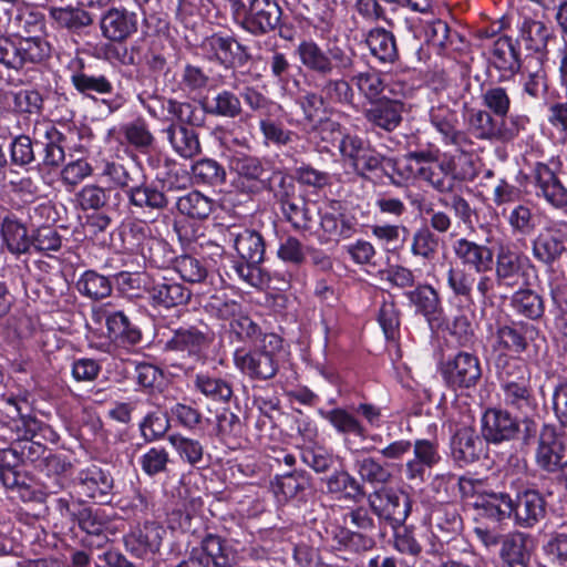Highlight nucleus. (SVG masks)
Instances as JSON below:
<instances>
[{
	"instance_id": "obj_1",
	"label": "nucleus",
	"mask_w": 567,
	"mask_h": 567,
	"mask_svg": "<svg viewBox=\"0 0 567 567\" xmlns=\"http://www.w3.org/2000/svg\"><path fill=\"white\" fill-rule=\"evenodd\" d=\"M301 64L321 79L317 84L327 105H350L354 99L351 84L343 78H332L334 72L346 74L354 66L352 50L332 44L323 50L312 40H303L296 50Z\"/></svg>"
},
{
	"instance_id": "obj_2",
	"label": "nucleus",
	"mask_w": 567,
	"mask_h": 567,
	"mask_svg": "<svg viewBox=\"0 0 567 567\" xmlns=\"http://www.w3.org/2000/svg\"><path fill=\"white\" fill-rule=\"evenodd\" d=\"M66 137L52 124H48L41 138L29 135L16 136L10 145V159L13 165L24 167L37 162L39 168L60 167L65 159Z\"/></svg>"
},
{
	"instance_id": "obj_3",
	"label": "nucleus",
	"mask_w": 567,
	"mask_h": 567,
	"mask_svg": "<svg viewBox=\"0 0 567 567\" xmlns=\"http://www.w3.org/2000/svg\"><path fill=\"white\" fill-rule=\"evenodd\" d=\"M282 358V339L276 333H266L251 349H238L234 354L236 367L249 379L257 381L274 379Z\"/></svg>"
},
{
	"instance_id": "obj_4",
	"label": "nucleus",
	"mask_w": 567,
	"mask_h": 567,
	"mask_svg": "<svg viewBox=\"0 0 567 567\" xmlns=\"http://www.w3.org/2000/svg\"><path fill=\"white\" fill-rule=\"evenodd\" d=\"M235 23L254 37L275 32L282 19L277 0H231Z\"/></svg>"
},
{
	"instance_id": "obj_5",
	"label": "nucleus",
	"mask_w": 567,
	"mask_h": 567,
	"mask_svg": "<svg viewBox=\"0 0 567 567\" xmlns=\"http://www.w3.org/2000/svg\"><path fill=\"white\" fill-rule=\"evenodd\" d=\"M241 100L251 112H261L270 104V101L254 86H245L239 94L224 89L210 97H204L200 103L208 115L235 120L241 118L245 114Z\"/></svg>"
},
{
	"instance_id": "obj_6",
	"label": "nucleus",
	"mask_w": 567,
	"mask_h": 567,
	"mask_svg": "<svg viewBox=\"0 0 567 567\" xmlns=\"http://www.w3.org/2000/svg\"><path fill=\"white\" fill-rule=\"evenodd\" d=\"M9 414L16 423L18 439L12 443L23 464L33 463L35 467L42 464L48 453H51L45 445L35 441L41 423L32 416L21 415L20 408L13 398L8 400Z\"/></svg>"
},
{
	"instance_id": "obj_7",
	"label": "nucleus",
	"mask_w": 567,
	"mask_h": 567,
	"mask_svg": "<svg viewBox=\"0 0 567 567\" xmlns=\"http://www.w3.org/2000/svg\"><path fill=\"white\" fill-rule=\"evenodd\" d=\"M367 501L379 523H388L392 528L402 525L412 509L410 495L391 487H381L370 493Z\"/></svg>"
},
{
	"instance_id": "obj_8",
	"label": "nucleus",
	"mask_w": 567,
	"mask_h": 567,
	"mask_svg": "<svg viewBox=\"0 0 567 567\" xmlns=\"http://www.w3.org/2000/svg\"><path fill=\"white\" fill-rule=\"evenodd\" d=\"M229 168L236 173L240 184L247 192L261 193L269 187V182L278 168L268 161L243 152H234L229 156Z\"/></svg>"
},
{
	"instance_id": "obj_9",
	"label": "nucleus",
	"mask_w": 567,
	"mask_h": 567,
	"mask_svg": "<svg viewBox=\"0 0 567 567\" xmlns=\"http://www.w3.org/2000/svg\"><path fill=\"white\" fill-rule=\"evenodd\" d=\"M480 359L470 352L460 351L441 365V375L453 391L475 388L482 379Z\"/></svg>"
},
{
	"instance_id": "obj_10",
	"label": "nucleus",
	"mask_w": 567,
	"mask_h": 567,
	"mask_svg": "<svg viewBox=\"0 0 567 567\" xmlns=\"http://www.w3.org/2000/svg\"><path fill=\"white\" fill-rule=\"evenodd\" d=\"M73 487L81 501L110 504L113 498L114 480L107 470L92 464L79 472L73 481Z\"/></svg>"
},
{
	"instance_id": "obj_11",
	"label": "nucleus",
	"mask_w": 567,
	"mask_h": 567,
	"mask_svg": "<svg viewBox=\"0 0 567 567\" xmlns=\"http://www.w3.org/2000/svg\"><path fill=\"white\" fill-rule=\"evenodd\" d=\"M525 257L512 247L502 245L494 254L495 282L501 297L506 298L525 277Z\"/></svg>"
},
{
	"instance_id": "obj_12",
	"label": "nucleus",
	"mask_w": 567,
	"mask_h": 567,
	"mask_svg": "<svg viewBox=\"0 0 567 567\" xmlns=\"http://www.w3.org/2000/svg\"><path fill=\"white\" fill-rule=\"evenodd\" d=\"M358 218L339 200L329 203L320 214V229L326 241L346 240L358 233Z\"/></svg>"
},
{
	"instance_id": "obj_13",
	"label": "nucleus",
	"mask_w": 567,
	"mask_h": 567,
	"mask_svg": "<svg viewBox=\"0 0 567 567\" xmlns=\"http://www.w3.org/2000/svg\"><path fill=\"white\" fill-rule=\"evenodd\" d=\"M534 258L551 267L567 252V223H553L544 227L533 240Z\"/></svg>"
},
{
	"instance_id": "obj_14",
	"label": "nucleus",
	"mask_w": 567,
	"mask_h": 567,
	"mask_svg": "<svg viewBox=\"0 0 567 567\" xmlns=\"http://www.w3.org/2000/svg\"><path fill=\"white\" fill-rule=\"evenodd\" d=\"M23 465L18 452L11 444L8 449L0 450V481L8 489H16L22 499L35 498L33 478L21 471Z\"/></svg>"
},
{
	"instance_id": "obj_15",
	"label": "nucleus",
	"mask_w": 567,
	"mask_h": 567,
	"mask_svg": "<svg viewBox=\"0 0 567 567\" xmlns=\"http://www.w3.org/2000/svg\"><path fill=\"white\" fill-rule=\"evenodd\" d=\"M520 423L509 411L487 409L482 416V435L487 443L499 444L519 436Z\"/></svg>"
},
{
	"instance_id": "obj_16",
	"label": "nucleus",
	"mask_w": 567,
	"mask_h": 567,
	"mask_svg": "<svg viewBox=\"0 0 567 567\" xmlns=\"http://www.w3.org/2000/svg\"><path fill=\"white\" fill-rule=\"evenodd\" d=\"M100 29L105 39L123 43L137 32L138 16L124 7H111L102 14Z\"/></svg>"
},
{
	"instance_id": "obj_17",
	"label": "nucleus",
	"mask_w": 567,
	"mask_h": 567,
	"mask_svg": "<svg viewBox=\"0 0 567 567\" xmlns=\"http://www.w3.org/2000/svg\"><path fill=\"white\" fill-rule=\"evenodd\" d=\"M516 525L533 528L546 516V499L537 489H525L512 498Z\"/></svg>"
},
{
	"instance_id": "obj_18",
	"label": "nucleus",
	"mask_w": 567,
	"mask_h": 567,
	"mask_svg": "<svg viewBox=\"0 0 567 567\" xmlns=\"http://www.w3.org/2000/svg\"><path fill=\"white\" fill-rule=\"evenodd\" d=\"M203 47L226 68L244 66L251 59L248 48L230 35L214 33L204 40Z\"/></svg>"
},
{
	"instance_id": "obj_19",
	"label": "nucleus",
	"mask_w": 567,
	"mask_h": 567,
	"mask_svg": "<svg viewBox=\"0 0 567 567\" xmlns=\"http://www.w3.org/2000/svg\"><path fill=\"white\" fill-rule=\"evenodd\" d=\"M565 446L558 437L556 429L545 424L539 432V441L535 453V462L547 473H556L564 463Z\"/></svg>"
},
{
	"instance_id": "obj_20",
	"label": "nucleus",
	"mask_w": 567,
	"mask_h": 567,
	"mask_svg": "<svg viewBox=\"0 0 567 567\" xmlns=\"http://www.w3.org/2000/svg\"><path fill=\"white\" fill-rule=\"evenodd\" d=\"M213 338L207 327H179L172 330V337L165 342L164 350L197 355L208 347Z\"/></svg>"
},
{
	"instance_id": "obj_21",
	"label": "nucleus",
	"mask_w": 567,
	"mask_h": 567,
	"mask_svg": "<svg viewBox=\"0 0 567 567\" xmlns=\"http://www.w3.org/2000/svg\"><path fill=\"white\" fill-rule=\"evenodd\" d=\"M483 435H478L471 426L460 427L451 439V454L460 464L468 465L477 462L485 453Z\"/></svg>"
},
{
	"instance_id": "obj_22",
	"label": "nucleus",
	"mask_w": 567,
	"mask_h": 567,
	"mask_svg": "<svg viewBox=\"0 0 567 567\" xmlns=\"http://www.w3.org/2000/svg\"><path fill=\"white\" fill-rule=\"evenodd\" d=\"M164 534L156 523H145L124 537L125 548L136 558L145 559L159 550Z\"/></svg>"
},
{
	"instance_id": "obj_23",
	"label": "nucleus",
	"mask_w": 567,
	"mask_h": 567,
	"mask_svg": "<svg viewBox=\"0 0 567 567\" xmlns=\"http://www.w3.org/2000/svg\"><path fill=\"white\" fill-rule=\"evenodd\" d=\"M538 332L535 326L524 322L499 326L495 333L496 344L506 352L520 354L528 349Z\"/></svg>"
},
{
	"instance_id": "obj_24",
	"label": "nucleus",
	"mask_w": 567,
	"mask_h": 567,
	"mask_svg": "<svg viewBox=\"0 0 567 567\" xmlns=\"http://www.w3.org/2000/svg\"><path fill=\"white\" fill-rule=\"evenodd\" d=\"M455 257L477 274H486L494 266V250L486 246L472 241L467 238H458L453 243Z\"/></svg>"
},
{
	"instance_id": "obj_25",
	"label": "nucleus",
	"mask_w": 567,
	"mask_h": 567,
	"mask_svg": "<svg viewBox=\"0 0 567 567\" xmlns=\"http://www.w3.org/2000/svg\"><path fill=\"white\" fill-rule=\"evenodd\" d=\"M430 122L443 135L445 143L460 148L471 144L467 134L457 128L458 118L456 111L445 104L432 106Z\"/></svg>"
},
{
	"instance_id": "obj_26",
	"label": "nucleus",
	"mask_w": 567,
	"mask_h": 567,
	"mask_svg": "<svg viewBox=\"0 0 567 567\" xmlns=\"http://www.w3.org/2000/svg\"><path fill=\"white\" fill-rule=\"evenodd\" d=\"M61 515L69 517L73 523L87 534L100 535L107 525V517L100 511L81 504L71 505L69 501H58Z\"/></svg>"
},
{
	"instance_id": "obj_27",
	"label": "nucleus",
	"mask_w": 567,
	"mask_h": 567,
	"mask_svg": "<svg viewBox=\"0 0 567 567\" xmlns=\"http://www.w3.org/2000/svg\"><path fill=\"white\" fill-rule=\"evenodd\" d=\"M71 463L59 455L48 453L45 460L39 465L41 486L44 494H58L69 484Z\"/></svg>"
},
{
	"instance_id": "obj_28",
	"label": "nucleus",
	"mask_w": 567,
	"mask_h": 567,
	"mask_svg": "<svg viewBox=\"0 0 567 567\" xmlns=\"http://www.w3.org/2000/svg\"><path fill=\"white\" fill-rule=\"evenodd\" d=\"M202 553L197 549V556L204 559V566L208 567H235L237 565L236 551L227 540L215 534H207L200 542Z\"/></svg>"
},
{
	"instance_id": "obj_29",
	"label": "nucleus",
	"mask_w": 567,
	"mask_h": 567,
	"mask_svg": "<svg viewBox=\"0 0 567 567\" xmlns=\"http://www.w3.org/2000/svg\"><path fill=\"white\" fill-rule=\"evenodd\" d=\"M173 151L183 158L189 159L202 152L198 133L184 125L169 124L161 130Z\"/></svg>"
},
{
	"instance_id": "obj_30",
	"label": "nucleus",
	"mask_w": 567,
	"mask_h": 567,
	"mask_svg": "<svg viewBox=\"0 0 567 567\" xmlns=\"http://www.w3.org/2000/svg\"><path fill=\"white\" fill-rule=\"evenodd\" d=\"M413 446L414 457L406 462L405 474L410 481H424L426 468L440 461L437 444L430 440H416Z\"/></svg>"
},
{
	"instance_id": "obj_31",
	"label": "nucleus",
	"mask_w": 567,
	"mask_h": 567,
	"mask_svg": "<svg viewBox=\"0 0 567 567\" xmlns=\"http://www.w3.org/2000/svg\"><path fill=\"white\" fill-rule=\"evenodd\" d=\"M502 391L504 403L507 408L520 414H533L536 412L538 404L532 382L524 378H520L519 382H503Z\"/></svg>"
},
{
	"instance_id": "obj_32",
	"label": "nucleus",
	"mask_w": 567,
	"mask_h": 567,
	"mask_svg": "<svg viewBox=\"0 0 567 567\" xmlns=\"http://www.w3.org/2000/svg\"><path fill=\"white\" fill-rule=\"evenodd\" d=\"M403 104L396 100H380L364 110L365 120L374 127L394 131L402 122Z\"/></svg>"
},
{
	"instance_id": "obj_33",
	"label": "nucleus",
	"mask_w": 567,
	"mask_h": 567,
	"mask_svg": "<svg viewBox=\"0 0 567 567\" xmlns=\"http://www.w3.org/2000/svg\"><path fill=\"white\" fill-rule=\"evenodd\" d=\"M49 17L58 28L75 34H80L94 22L93 16L81 6H51Z\"/></svg>"
},
{
	"instance_id": "obj_34",
	"label": "nucleus",
	"mask_w": 567,
	"mask_h": 567,
	"mask_svg": "<svg viewBox=\"0 0 567 567\" xmlns=\"http://www.w3.org/2000/svg\"><path fill=\"white\" fill-rule=\"evenodd\" d=\"M529 540V535L524 533L505 535L499 549L503 567H528L532 556L527 546Z\"/></svg>"
},
{
	"instance_id": "obj_35",
	"label": "nucleus",
	"mask_w": 567,
	"mask_h": 567,
	"mask_svg": "<svg viewBox=\"0 0 567 567\" xmlns=\"http://www.w3.org/2000/svg\"><path fill=\"white\" fill-rule=\"evenodd\" d=\"M537 186L548 203L557 208L567 206V188L548 165L537 163L534 168Z\"/></svg>"
},
{
	"instance_id": "obj_36",
	"label": "nucleus",
	"mask_w": 567,
	"mask_h": 567,
	"mask_svg": "<svg viewBox=\"0 0 567 567\" xmlns=\"http://www.w3.org/2000/svg\"><path fill=\"white\" fill-rule=\"evenodd\" d=\"M109 338L121 343L135 346L142 340L140 327L123 311H114L106 316Z\"/></svg>"
},
{
	"instance_id": "obj_37",
	"label": "nucleus",
	"mask_w": 567,
	"mask_h": 567,
	"mask_svg": "<svg viewBox=\"0 0 567 567\" xmlns=\"http://www.w3.org/2000/svg\"><path fill=\"white\" fill-rule=\"evenodd\" d=\"M234 246L241 260L250 265H261L265 260L266 243L262 235L254 229L239 231L234 239Z\"/></svg>"
},
{
	"instance_id": "obj_38",
	"label": "nucleus",
	"mask_w": 567,
	"mask_h": 567,
	"mask_svg": "<svg viewBox=\"0 0 567 567\" xmlns=\"http://www.w3.org/2000/svg\"><path fill=\"white\" fill-rule=\"evenodd\" d=\"M215 435L218 441L230 450H236L244 435V423L229 409H223L216 415Z\"/></svg>"
},
{
	"instance_id": "obj_39",
	"label": "nucleus",
	"mask_w": 567,
	"mask_h": 567,
	"mask_svg": "<svg viewBox=\"0 0 567 567\" xmlns=\"http://www.w3.org/2000/svg\"><path fill=\"white\" fill-rule=\"evenodd\" d=\"M71 83L80 94L86 97L95 99L96 94L106 95L113 92V84L105 75L90 73L83 63L73 71Z\"/></svg>"
},
{
	"instance_id": "obj_40",
	"label": "nucleus",
	"mask_w": 567,
	"mask_h": 567,
	"mask_svg": "<svg viewBox=\"0 0 567 567\" xmlns=\"http://www.w3.org/2000/svg\"><path fill=\"white\" fill-rule=\"evenodd\" d=\"M1 237L13 255L27 254L31 247V237L27 227L14 215H7L1 223Z\"/></svg>"
},
{
	"instance_id": "obj_41",
	"label": "nucleus",
	"mask_w": 567,
	"mask_h": 567,
	"mask_svg": "<svg viewBox=\"0 0 567 567\" xmlns=\"http://www.w3.org/2000/svg\"><path fill=\"white\" fill-rule=\"evenodd\" d=\"M152 301L156 306L164 308H174L187 305L192 292L182 284L163 281L155 284L148 291Z\"/></svg>"
},
{
	"instance_id": "obj_42",
	"label": "nucleus",
	"mask_w": 567,
	"mask_h": 567,
	"mask_svg": "<svg viewBox=\"0 0 567 567\" xmlns=\"http://www.w3.org/2000/svg\"><path fill=\"white\" fill-rule=\"evenodd\" d=\"M365 42L373 56L382 63H393L399 53L394 34L384 28H374L369 31Z\"/></svg>"
},
{
	"instance_id": "obj_43",
	"label": "nucleus",
	"mask_w": 567,
	"mask_h": 567,
	"mask_svg": "<svg viewBox=\"0 0 567 567\" xmlns=\"http://www.w3.org/2000/svg\"><path fill=\"white\" fill-rule=\"evenodd\" d=\"M131 205L138 208L163 210L168 206L169 197L156 186L143 183L126 190Z\"/></svg>"
},
{
	"instance_id": "obj_44",
	"label": "nucleus",
	"mask_w": 567,
	"mask_h": 567,
	"mask_svg": "<svg viewBox=\"0 0 567 567\" xmlns=\"http://www.w3.org/2000/svg\"><path fill=\"white\" fill-rule=\"evenodd\" d=\"M315 205L303 195L298 202L290 203L281 209L282 216L296 231H310L319 215Z\"/></svg>"
},
{
	"instance_id": "obj_45",
	"label": "nucleus",
	"mask_w": 567,
	"mask_h": 567,
	"mask_svg": "<svg viewBox=\"0 0 567 567\" xmlns=\"http://www.w3.org/2000/svg\"><path fill=\"white\" fill-rule=\"evenodd\" d=\"M489 62L497 70L511 74H515L520 69L519 53L509 37H499L495 40Z\"/></svg>"
},
{
	"instance_id": "obj_46",
	"label": "nucleus",
	"mask_w": 567,
	"mask_h": 567,
	"mask_svg": "<svg viewBox=\"0 0 567 567\" xmlns=\"http://www.w3.org/2000/svg\"><path fill=\"white\" fill-rule=\"evenodd\" d=\"M410 305L414 306L416 312L427 317H435L441 311V300L437 291L430 285L419 284L414 289L404 292Z\"/></svg>"
},
{
	"instance_id": "obj_47",
	"label": "nucleus",
	"mask_w": 567,
	"mask_h": 567,
	"mask_svg": "<svg viewBox=\"0 0 567 567\" xmlns=\"http://www.w3.org/2000/svg\"><path fill=\"white\" fill-rule=\"evenodd\" d=\"M265 190L274 194L276 202L280 205V209L290 203H299V199L303 196L293 177L288 176L280 169L276 171L274 179L269 182V187H266Z\"/></svg>"
},
{
	"instance_id": "obj_48",
	"label": "nucleus",
	"mask_w": 567,
	"mask_h": 567,
	"mask_svg": "<svg viewBox=\"0 0 567 567\" xmlns=\"http://www.w3.org/2000/svg\"><path fill=\"white\" fill-rule=\"evenodd\" d=\"M473 505L475 508L482 509L483 515L497 522L509 518L513 514L512 497L506 493H492L482 496Z\"/></svg>"
},
{
	"instance_id": "obj_49",
	"label": "nucleus",
	"mask_w": 567,
	"mask_h": 567,
	"mask_svg": "<svg viewBox=\"0 0 567 567\" xmlns=\"http://www.w3.org/2000/svg\"><path fill=\"white\" fill-rule=\"evenodd\" d=\"M112 196L116 202L113 206H117L120 194L113 189H105L97 185H86L78 194V199L83 210L102 208L110 209L112 206Z\"/></svg>"
},
{
	"instance_id": "obj_50",
	"label": "nucleus",
	"mask_w": 567,
	"mask_h": 567,
	"mask_svg": "<svg viewBox=\"0 0 567 567\" xmlns=\"http://www.w3.org/2000/svg\"><path fill=\"white\" fill-rule=\"evenodd\" d=\"M176 207L181 214L190 218L206 219L214 209V200L200 192L193 190L178 197Z\"/></svg>"
},
{
	"instance_id": "obj_51",
	"label": "nucleus",
	"mask_w": 567,
	"mask_h": 567,
	"mask_svg": "<svg viewBox=\"0 0 567 567\" xmlns=\"http://www.w3.org/2000/svg\"><path fill=\"white\" fill-rule=\"evenodd\" d=\"M441 536L451 539L463 529V519L457 508L451 504L439 506L431 517Z\"/></svg>"
},
{
	"instance_id": "obj_52",
	"label": "nucleus",
	"mask_w": 567,
	"mask_h": 567,
	"mask_svg": "<svg viewBox=\"0 0 567 567\" xmlns=\"http://www.w3.org/2000/svg\"><path fill=\"white\" fill-rule=\"evenodd\" d=\"M512 306L517 313L530 320L540 319L545 312L543 297L530 289L515 291L512 297Z\"/></svg>"
},
{
	"instance_id": "obj_53",
	"label": "nucleus",
	"mask_w": 567,
	"mask_h": 567,
	"mask_svg": "<svg viewBox=\"0 0 567 567\" xmlns=\"http://www.w3.org/2000/svg\"><path fill=\"white\" fill-rule=\"evenodd\" d=\"M167 112L173 115L176 121L171 124L184 125L186 127H202L205 124V112L189 102H178L168 100L166 105Z\"/></svg>"
},
{
	"instance_id": "obj_54",
	"label": "nucleus",
	"mask_w": 567,
	"mask_h": 567,
	"mask_svg": "<svg viewBox=\"0 0 567 567\" xmlns=\"http://www.w3.org/2000/svg\"><path fill=\"white\" fill-rule=\"evenodd\" d=\"M76 288L80 293L95 301L112 293L110 279L95 270H86L78 280Z\"/></svg>"
},
{
	"instance_id": "obj_55",
	"label": "nucleus",
	"mask_w": 567,
	"mask_h": 567,
	"mask_svg": "<svg viewBox=\"0 0 567 567\" xmlns=\"http://www.w3.org/2000/svg\"><path fill=\"white\" fill-rule=\"evenodd\" d=\"M327 488L332 494L340 493L352 501H359L365 496L363 485L346 471L333 473L327 480Z\"/></svg>"
},
{
	"instance_id": "obj_56",
	"label": "nucleus",
	"mask_w": 567,
	"mask_h": 567,
	"mask_svg": "<svg viewBox=\"0 0 567 567\" xmlns=\"http://www.w3.org/2000/svg\"><path fill=\"white\" fill-rule=\"evenodd\" d=\"M310 486V477L303 471H292L276 476L274 488L277 495L285 499L295 498Z\"/></svg>"
},
{
	"instance_id": "obj_57",
	"label": "nucleus",
	"mask_w": 567,
	"mask_h": 567,
	"mask_svg": "<svg viewBox=\"0 0 567 567\" xmlns=\"http://www.w3.org/2000/svg\"><path fill=\"white\" fill-rule=\"evenodd\" d=\"M121 132L126 143L140 152L148 151L155 142L148 125L141 117L123 125Z\"/></svg>"
},
{
	"instance_id": "obj_58",
	"label": "nucleus",
	"mask_w": 567,
	"mask_h": 567,
	"mask_svg": "<svg viewBox=\"0 0 567 567\" xmlns=\"http://www.w3.org/2000/svg\"><path fill=\"white\" fill-rule=\"evenodd\" d=\"M169 442L177 451L181 458L195 468H204V446L197 440L184 437L182 435H171Z\"/></svg>"
},
{
	"instance_id": "obj_59",
	"label": "nucleus",
	"mask_w": 567,
	"mask_h": 567,
	"mask_svg": "<svg viewBox=\"0 0 567 567\" xmlns=\"http://www.w3.org/2000/svg\"><path fill=\"white\" fill-rule=\"evenodd\" d=\"M520 37L526 42V47L535 52H543L546 50L548 41L553 38V32L542 21L525 20L522 29Z\"/></svg>"
},
{
	"instance_id": "obj_60",
	"label": "nucleus",
	"mask_w": 567,
	"mask_h": 567,
	"mask_svg": "<svg viewBox=\"0 0 567 567\" xmlns=\"http://www.w3.org/2000/svg\"><path fill=\"white\" fill-rule=\"evenodd\" d=\"M195 386L214 401L228 402L233 396V388L228 381L208 374H197Z\"/></svg>"
},
{
	"instance_id": "obj_61",
	"label": "nucleus",
	"mask_w": 567,
	"mask_h": 567,
	"mask_svg": "<svg viewBox=\"0 0 567 567\" xmlns=\"http://www.w3.org/2000/svg\"><path fill=\"white\" fill-rule=\"evenodd\" d=\"M546 561L553 567H567V533L555 530L542 547Z\"/></svg>"
},
{
	"instance_id": "obj_62",
	"label": "nucleus",
	"mask_w": 567,
	"mask_h": 567,
	"mask_svg": "<svg viewBox=\"0 0 567 567\" xmlns=\"http://www.w3.org/2000/svg\"><path fill=\"white\" fill-rule=\"evenodd\" d=\"M192 173L196 183L210 186L221 185L226 181V171L223 165L212 158H202L193 164Z\"/></svg>"
},
{
	"instance_id": "obj_63",
	"label": "nucleus",
	"mask_w": 567,
	"mask_h": 567,
	"mask_svg": "<svg viewBox=\"0 0 567 567\" xmlns=\"http://www.w3.org/2000/svg\"><path fill=\"white\" fill-rule=\"evenodd\" d=\"M336 539L346 550L354 554H363L375 546V539L372 534L355 532L352 528L343 527L336 535Z\"/></svg>"
},
{
	"instance_id": "obj_64",
	"label": "nucleus",
	"mask_w": 567,
	"mask_h": 567,
	"mask_svg": "<svg viewBox=\"0 0 567 567\" xmlns=\"http://www.w3.org/2000/svg\"><path fill=\"white\" fill-rule=\"evenodd\" d=\"M468 127L478 140L497 141V120L485 110H472L468 116Z\"/></svg>"
}]
</instances>
